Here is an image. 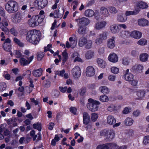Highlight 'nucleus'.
I'll use <instances>...</instances> for the list:
<instances>
[{"mask_svg": "<svg viewBox=\"0 0 149 149\" xmlns=\"http://www.w3.org/2000/svg\"><path fill=\"white\" fill-rule=\"evenodd\" d=\"M40 31L33 29L29 31L27 33L26 39L29 42L34 45H36L40 40Z\"/></svg>", "mask_w": 149, "mask_h": 149, "instance_id": "f257e3e1", "label": "nucleus"}, {"mask_svg": "<svg viewBox=\"0 0 149 149\" xmlns=\"http://www.w3.org/2000/svg\"><path fill=\"white\" fill-rule=\"evenodd\" d=\"M5 8L9 13H14L17 11L18 5L16 1L11 0L6 4Z\"/></svg>", "mask_w": 149, "mask_h": 149, "instance_id": "f03ea898", "label": "nucleus"}, {"mask_svg": "<svg viewBox=\"0 0 149 149\" xmlns=\"http://www.w3.org/2000/svg\"><path fill=\"white\" fill-rule=\"evenodd\" d=\"M88 102L86 104L87 108L92 112H95L98 109L99 105L100 102L98 101L94 100L90 98L88 100Z\"/></svg>", "mask_w": 149, "mask_h": 149, "instance_id": "7ed1b4c3", "label": "nucleus"}, {"mask_svg": "<svg viewBox=\"0 0 149 149\" xmlns=\"http://www.w3.org/2000/svg\"><path fill=\"white\" fill-rule=\"evenodd\" d=\"M34 5L38 9H41L45 8L47 5V0H35L34 2Z\"/></svg>", "mask_w": 149, "mask_h": 149, "instance_id": "20e7f679", "label": "nucleus"}, {"mask_svg": "<svg viewBox=\"0 0 149 149\" xmlns=\"http://www.w3.org/2000/svg\"><path fill=\"white\" fill-rule=\"evenodd\" d=\"M116 119L111 115H109L107 118V123L109 125H113V127H118L120 124V123H115Z\"/></svg>", "mask_w": 149, "mask_h": 149, "instance_id": "39448f33", "label": "nucleus"}, {"mask_svg": "<svg viewBox=\"0 0 149 149\" xmlns=\"http://www.w3.org/2000/svg\"><path fill=\"white\" fill-rule=\"evenodd\" d=\"M71 72L73 77L75 79H78L80 77L81 71L80 68L76 66L72 69Z\"/></svg>", "mask_w": 149, "mask_h": 149, "instance_id": "423d86ee", "label": "nucleus"}, {"mask_svg": "<svg viewBox=\"0 0 149 149\" xmlns=\"http://www.w3.org/2000/svg\"><path fill=\"white\" fill-rule=\"evenodd\" d=\"M75 20L79 22V26H85L90 23L89 19L85 17H83L79 19H76Z\"/></svg>", "mask_w": 149, "mask_h": 149, "instance_id": "0eeeda50", "label": "nucleus"}, {"mask_svg": "<svg viewBox=\"0 0 149 149\" xmlns=\"http://www.w3.org/2000/svg\"><path fill=\"white\" fill-rule=\"evenodd\" d=\"M24 17V15L22 13L17 12L15 14L13 21L15 23H19L22 19Z\"/></svg>", "mask_w": 149, "mask_h": 149, "instance_id": "6e6552de", "label": "nucleus"}, {"mask_svg": "<svg viewBox=\"0 0 149 149\" xmlns=\"http://www.w3.org/2000/svg\"><path fill=\"white\" fill-rule=\"evenodd\" d=\"M86 74L88 77L93 76L95 73V70L93 67L90 66H88L86 69Z\"/></svg>", "mask_w": 149, "mask_h": 149, "instance_id": "1a4fd4ad", "label": "nucleus"}, {"mask_svg": "<svg viewBox=\"0 0 149 149\" xmlns=\"http://www.w3.org/2000/svg\"><path fill=\"white\" fill-rule=\"evenodd\" d=\"M129 69H127L126 71H125L124 78L126 81L130 82L133 80L134 76L132 74L129 72Z\"/></svg>", "mask_w": 149, "mask_h": 149, "instance_id": "9d476101", "label": "nucleus"}, {"mask_svg": "<svg viewBox=\"0 0 149 149\" xmlns=\"http://www.w3.org/2000/svg\"><path fill=\"white\" fill-rule=\"evenodd\" d=\"M107 134L105 137V140L107 141H111L114 137L115 134L113 130L107 131Z\"/></svg>", "mask_w": 149, "mask_h": 149, "instance_id": "9b49d317", "label": "nucleus"}, {"mask_svg": "<svg viewBox=\"0 0 149 149\" xmlns=\"http://www.w3.org/2000/svg\"><path fill=\"white\" fill-rule=\"evenodd\" d=\"M115 38V37H112L111 38L108 39L107 45L109 48L112 49L114 47L115 45V42L114 40Z\"/></svg>", "mask_w": 149, "mask_h": 149, "instance_id": "f8f14e48", "label": "nucleus"}, {"mask_svg": "<svg viewBox=\"0 0 149 149\" xmlns=\"http://www.w3.org/2000/svg\"><path fill=\"white\" fill-rule=\"evenodd\" d=\"M108 59L110 61L115 63L118 62V57L117 54L113 53L109 55Z\"/></svg>", "mask_w": 149, "mask_h": 149, "instance_id": "ddd939ff", "label": "nucleus"}, {"mask_svg": "<svg viewBox=\"0 0 149 149\" xmlns=\"http://www.w3.org/2000/svg\"><path fill=\"white\" fill-rule=\"evenodd\" d=\"M107 24L105 21H102L97 22L95 26V28L97 30L101 29L104 28Z\"/></svg>", "mask_w": 149, "mask_h": 149, "instance_id": "4468645a", "label": "nucleus"}, {"mask_svg": "<svg viewBox=\"0 0 149 149\" xmlns=\"http://www.w3.org/2000/svg\"><path fill=\"white\" fill-rule=\"evenodd\" d=\"M100 13L102 16L104 17H107L109 15V13L108 9L105 7H102L100 9Z\"/></svg>", "mask_w": 149, "mask_h": 149, "instance_id": "2eb2a0df", "label": "nucleus"}, {"mask_svg": "<svg viewBox=\"0 0 149 149\" xmlns=\"http://www.w3.org/2000/svg\"><path fill=\"white\" fill-rule=\"evenodd\" d=\"M143 66L140 64H136L134 65L131 69L135 72L139 73L141 72Z\"/></svg>", "mask_w": 149, "mask_h": 149, "instance_id": "dca6fc26", "label": "nucleus"}, {"mask_svg": "<svg viewBox=\"0 0 149 149\" xmlns=\"http://www.w3.org/2000/svg\"><path fill=\"white\" fill-rule=\"evenodd\" d=\"M28 23L30 26L33 27L38 25V23L37 22L36 19L34 16L28 20Z\"/></svg>", "mask_w": 149, "mask_h": 149, "instance_id": "f3484780", "label": "nucleus"}, {"mask_svg": "<svg viewBox=\"0 0 149 149\" xmlns=\"http://www.w3.org/2000/svg\"><path fill=\"white\" fill-rule=\"evenodd\" d=\"M130 36L135 39H139L142 36V33L138 31H135L131 33Z\"/></svg>", "mask_w": 149, "mask_h": 149, "instance_id": "a211bd4d", "label": "nucleus"}, {"mask_svg": "<svg viewBox=\"0 0 149 149\" xmlns=\"http://www.w3.org/2000/svg\"><path fill=\"white\" fill-rule=\"evenodd\" d=\"M83 123L85 125H87L90 121V116L86 112H84L83 113Z\"/></svg>", "mask_w": 149, "mask_h": 149, "instance_id": "6ab92c4d", "label": "nucleus"}, {"mask_svg": "<svg viewBox=\"0 0 149 149\" xmlns=\"http://www.w3.org/2000/svg\"><path fill=\"white\" fill-rule=\"evenodd\" d=\"M140 10L138 8H135L133 11H127L125 13V16H129L132 15H136L139 13Z\"/></svg>", "mask_w": 149, "mask_h": 149, "instance_id": "aec40b11", "label": "nucleus"}, {"mask_svg": "<svg viewBox=\"0 0 149 149\" xmlns=\"http://www.w3.org/2000/svg\"><path fill=\"white\" fill-rule=\"evenodd\" d=\"M147 7L148 5L146 3L142 1H140L136 3V7L135 8H138L140 10V8H146Z\"/></svg>", "mask_w": 149, "mask_h": 149, "instance_id": "412c9836", "label": "nucleus"}, {"mask_svg": "<svg viewBox=\"0 0 149 149\" xmlns=\"http://www.w3.org/2000/svg\"><path fill=\"white\" fill-rule=\"evenodd\" d=\"M42 68H40L37 70H34L32 72V74L35 77H38L42 75Z\"/></svg>", "mask_w": 149, "mask_h": 149, "instance_id": "4be33fe9", "label": "nucleus"}, {"mask_svg": "<svg viewBox=\"0 0 149 149\" xmlns=\"http://www.w3.org/2000/svg\"><path fill=\"white\" fill-rule=\"evenodd\" d=\"M94 56V52L91 50L87 51L85 54V57L87 59H90Z\"/></svg>", "mask_w": 149, "mask_h": 149, "instance_id": "5701e85b", "label": "nucleus"}, {"mask_svg": "<svg viewBox=\"0 0 149 149\" xmlns=\"http://www.w3.org/2000/svg\"><path fill=\"white\" fill-rule=\"evenodd\" d=\"M97 62L98 65L101 68H104L106 66V62L102 59L98 58L97 59Z\"/></svg>", "mask_w": 149, "mask_h": 149, "instance_id": "b1692460", "label": "nucleus"}, {"mask_svg": "<svg viewBox=\"0 0 149 149\" xmlns=\"http://www.w3.org/2000/svg\"><path fill=\"white\" fill-rule=\"evenodd\" d=\"M148 56V55L147 54L142 53L140 54L139 58L141 61L144 62L147 61Z\"/></svg>", "mask_w": 149, "mask_h": 149, "instance_id": "393cba45", "label": "nucleus"}, {"mask_svg": "<svg viewBox=\"0 0 149 149\" xmlns=\"http://www.w3.org/2000/svg\"><path fill=\"white\" fill-rule=\"evenodd\" d=\"M145 92L143 90L139 91L136 92V95L138 97L136 99L138 100H141L144 96Z\"/></svg>", "mask_w": 149, "mask_h": 149, "instance_id": "a878e982", "label": "nucleus"}, {"mask_svg": "<svg viewBox=\"0 0 149 149\" xmlns=\"http://www.w3.org/2000/svg\"><path fill=\"white\" fill-rule=\"evenodd\" d=\"M99 90L104 94H106L109 93V89L106 86H101L99 88Z\"/></svg>", "mask_w": 149, "mask_h": 149, "instance_id": "bb28decb", "label": "nucleus"}, {"mask_svg": "<svg viewBox=\"0 0 149 149\" xmlns=\"http://www.w3.org/2000/svg\"><path fill=\"white\" fill-rule=\"evenodd\" d=\"M85 15L88 17H91L94 14V11L91 9H88L86 10L84 12Z\"/></svg>", "mask_w": 149, "mask_h": 149, "instance_id": "cd10ccee", "label": "nucleus"}, {"mask_svg": "<svg viewBox=\"0 0 149 149\" xmlns=\"http://www.w3.org/2000/svg\"><path fill=\"white\" fill-rule=\"evenodd\" d=\"M78 32L80 34L85 35L87 33L86 28L85 26H79L78 29Z\"/></svg>", "mask_w": 149, "mask_h": 149, "instance_id": "c85d7f7f", "label": "nucleus"}, {"mask_svg": "<svg viewBox=\"0 0 149 149\" xmlns=\"http://www.w3.org/2000/svg\"><path fill=\"white\" fill-rule=\"evenodd\" d=\"M148 21L146 19H139L138 21V24L142 26H146L148 25Z\"/></svg>", "mask_w": 149, "mask_h": 149, "instance_id": "c756f323", "label": "nucleus"}, {"mask_svg": "<svg viewBox=\"0 0 149 149\" xmlns=\"http://www.w3.org/2000/svg\"><path fill=\"white\" fill-rule=\"evenodd\" d=\"M19 63L21 65L24 66L29 64V62H28L27 59H26L24 57H21L19 59Z\"/></svg>", "mask_w": 149, "mask_h": 149, "instance_id": "7c9ffc66", "label": "nucleus"}, {"mask_svg": "<svg viewBox=\"0 0 149 149\" xmlns=\"http://www.w3.org/2000/svg\"><path fill=\"white\" fill-rule=\"evenodd\" d=\"M111 32L113 33H116L119 31V29L117 26L113 25L110 27Z\"/></svg>", "mask_w": 149, "mask_h": 149, "instance_id": "2f4dec72", "label": "nucleus"}, {"mask_svg": "<svg viewBox=\"0 0 149 149\" xmlns=\"http://www.w3.org/2000/svg\"><path fill=\"white\" fill-rule=\"evenodd\" d=\"M87 39L84 37H82L80 38L79 41V46L81 47L85 45Z\"/></svg>", "mask_w": 149, "mask_h": 149, "instance_id": "473e14b6", "label": "nucleus"}, {"mask_svg": "<svg viewBox=\"0 0 149 149\" xmlns=\"http://www.w3.org/2000/svg\"><path fill=\"white\" fill-rule=\"evenodd\" d=\"M62 56L63 57L62 59V65H64L66 61H67L68 59V54L66 51V50L62 52Z\"/></svg>", "mask_w": 149, "mask_h": 149, "instance_id": "72a5a7b5", "label": "nucleus"}, {"mask_svg": "<svg viewBox=\"0 0 149 149\" xmlns=\"http://www.w3.org/2000/svg\"><path fill=\"white\" fill-rule=\"evenodd\" d=\"M107 149H116L117 145L113 143H107L106 144Z\"/></svg>", "mask_w": 149, "mask_h": 149, "instance_id": "f704fd0d", "label": "nucleus"}, {"mask_svg": "<svg viewBox=\"0 0 149 149\" xmlns=\"http://www.w3.org/2000/svg\"><path fill=\"white\" fill-rule=\"evenodd\" d=\"M63 14V12H62L61 13H59V10L58 11L55 10L54 13V16L55 18H61L62 17Z\"/></svg>", "mask_w": 149, "mask_h": 149, "instance_id": "c9c22d12", "label": "nucleus"}, {"mask_svg": "<svg viewBox=\"0 0 149 149\" xmlns=\"http://www.w3.org/2000/svg\"><path fill=\"white\" fill-rule=\"evenodd\" d=\"M127 17L125 15H120L118 16L117 20L120 22H124L126 21Z\"/></svg>", "mask_w": 149, "mask_h": 149, "instance_id": "e433bc0d", "label": "nucleus"}, {"mask_svg": "<svg viewBox=\"0 0 149 149\" xmlns=\"http://www.w3.org/2000/svg\"><path fill=\"white\" fill-rule=\"evenodd\" d=\"M125 123L127 126H131L132 125L134 120L131 118H127L125 120Z\"/></svg>", "mask_w": 149, "mask_h": 149, "instance_id": "4c0bfd02", "label": "nucleus"}, {"mask_svg": "<svg viewBox=\"0 0 149 149\" xmlns=\"http://www.w3.org/2000/svg\"><path fill=\"white\" fill-rule=\"evenodd\" d=\"M34 17L36 19L37 22L38 23V25L43 21L44 16H40L39 15H38Z\"/></svg>", "mask_w": 149, "mask_h": 149, "instance_id": "58836bf2", "label": "nucleus"}, {"mask_svg": "<svg viewBox=\"0 0 149 149\" xmlns=\"http://www.w3.org/2000/svg\"><path fill=\"white\" fill-rule=\"evenodd\" d=\"M108 33L106 31L103 32L99 35V37H100L103 40H105L107 38Z\"/></svg>", "mask_w": 149, "mask_h": 149, "instance_id": "ea45409f", "label": "nucleus"}, {"mask_svg": "<svg viewBox=\"0 0 149 149\" xmlns=\"http://www.w3.org/2000/svg\"><path fill=\"white\" fill-rule=\"evenodd\" d=\"M92 42L91 40H87L85 45V47L88 49H90L92 47Z\"/></svg>", "mask_w": 149, "mask_h": 149, "instance_id": "a19ab883", "label": "nucleus"}, {"mask_svg": "<svg viewBox=\"0 0 149 149\" xmlns=\"http://www.w3.org/2000/svg\"><path fill=\"white\" fill-rule=\"evenodd\" d=\"M0 28L6 34H8V33L9 31L8 29L4 26L3 24L1 22H0Z\"/></svg>", "mask_w": 149, "mask_h": 149, "instance_id": "79ce46f5", "label": "nucleus"}, {"mask_svg": "<svg viewBox=\"0 0 149 149\" xmlns=\"http://www.w3.org/2000/svg\"><path fill=\"white\" fill-rule=\"evenodd\" d=\"M3 49L6 51H9L11 49V45L9 43L8 44H6L5 43H4L3 45Z\"/></svg>", "mask_w": 149, "mask_h": 149, "instance_id": "37998d69", "label": "nucleus"}, {"mask_svg": "<svg viewBox=\"0 0 149 149\" xmlns=\"http://www.w3.org/2000/svg\"><path fill=\"white\" fill-rule=\"evenodd\" d=\"M108 9L110 13L111 14H114L117 13L118 10L113 6H110L108 7Z\"/></svg>", "mask_w": 149, "mask_h": 149, "instance_id": "c03bdc74", "label": "nucleus"}, {"mask_svg": "<svg viewBox=\"0 0 149 149\" xmlns=\"http://www.w3.org/2000/svg\"><path fill=\"white\" fill-rule=\"evenodd\" d=\"M99 100L102 102H108L109 101V99L107 96L102 95L100 96Z\"/></svg>", "mask_w": 149, "mask_h": 149, "instance_id": "a18cd8bd", "label": "nucleus"}, {"mask_svg": "<svg viewBox=\"0 0 149 149\" xmlns=\"http://www.w3.org/2000/svg\"><path fill=\"white\" fill-rule=\"evenodd\" d=\"M86 92V88L83 87L81 88L79 91V93L81 96H84L85 95Z\"/></svg>", "mask_w": 149, "mask_h": 149, "instance_id": "49530a36", "label": "nucleus"}, {"mask_svg": "<svg viewBox=\"0 0 149 149\" xmlns=\"http://www.w3.org/2000/svg\"><path fill=\"white\" fill-rule=\"evenodd\" d=\"M98 117L97 114L95 113H92L91 115V118L93 121L95 122L96 121Z\"/></svg>", "mask_w": 149, "mask_h": 149, "instance_id": "de8ad7c7", "label": "nucleus"}, {"mask_svg": "<svg viewBox=\"0 0 149 149\" xmlns=\"http://www.w3.org/2000/svg\"><path fill=\"white\" fill-rule=\"evenodd\" d=\"M147 41L145 39H141L138 42V44L140 45H146Z\"/></svg>", "mask_w": 149, "mask_h": 149, "instance_id": "09e8293b", "label": "nucleus"}, {"mask_svg": "<svg viewBox=\"0 0 149 149\" xmlns=\"http://www.w3.org/2000/svg\"><path fill=\"white\" fill-rule=\"evenodd\" d=\"M34 128L37 129L39 131H40L41 130V124L39 123H37L36 124H34L33 125Z\"/></svg>", "mask_w": 149, "mask_h": 149, "instance_id": "8fccbe9b", "label": "nucleus"}, {"mask_svg": "<svg viewBox=\"0 0 149 149\" xmlns=\"http://www.w3.org/2000/svg\"><path fill=\"white\" fill-rule=\"evenodd\" d=\"M17 120V119L16 118H12L8 119L7 121V123L8 125H10L13 123H15Z\"/></svg>", "mask_w": 149, "mask_h": 149, "instance_id": "3c124183", "label": "nucleus"}, {"mask_svg": "<svg viewBox=\"0 0 149 149\" xmlns=\"http://www.w3.org/2000/svg\"><path fill=\"white\" fill-rule=\"evenodd\" d=\"M122 62L123 65H127L130 62L129 59L127 58L124 57L122 59Z\"/></svg>", "mask_w": 149, "mask_h": 149, "instance_id": "603ef678", "label": "nucleus"}, {"mask_svg": "<svg viewBox=\"0 0 149 149\" xmlns=\"http://www.w3.org/2000/svg\"><path fill=\"white\" fill-rule=\"evenodd\" d=\"M111 70V72L114 74L118 73L119 71V68L115 67H112Z\"/></svg>", "mask_w": 149, "mask_h": 149, "instance_id": "864d4df0", "label": "nucleus"}, {"mask_svg": "<svg viewBox=\"0 0 149 149\" xmlns=\"http://www.w3.org/2000/svg\"><path fill=\"white\" fill-rule=\"evenodd\" d=\"M6 85L5 83H2L0 84V90L1 91H3L6 89Z\"/></svg>", "mask_w": 149, "mask_h": 149, "instance_id": "5fc2aeb1", "label": "nucleus"}, {"mask_svg": "<svg viewBox=\"0 0 149 149\" xmlns=\"http://www.w3.org/2000/svg\"><path fill=\"white\" fill-rule=\"evenodd\" d=\"M103 40L99 37L96 39L95 40V43L98 45H100L103 42Z\"/></svg>", "mask_w": 149, "mask_h": 149, "instance_id": "6e6d98bb", "label": "nucleus"}, {"mask_svg": "<svg viewBox=\"0 0 149 149\" xmlns=\"http://www.w3.org/2000/svg\"><path fill=\"white\" fill-rule=\"evenodd\" d=\"M131 111V109L130 107H125L123 111V113L124 114H127L130 113Z\"/></svg>", "mask_w": 149, "mask_h": 149, "instance_id": "4d7b16f0", "label": "nucleus"}, {"mask_svg": "<svg viewBox=\"0 0 149 149\" xmlns=\"http://www.w3.org/2000/svg\"><path fill=\"white\" fill-rule=\"evenodd\" d=\"M44 55L43 52H40L38 54L37 59L38 61H40L43 57Z\"/></svg>", "mask_w": 149, "mask_h": 149, "instance_id": "13d9d810", "label": "nucleus"}, {"mask_svg": "<svg viewBox=\"0 0 149 149\" xmlns=\"http://www.w3.org/2000/svg\"><path fill=\"white\" fill-rule=\"evenodd\" d=\"M143 143L145 145H146L149 143V136L144 137Z\"/></svg>", "mask_w": 149, "mask_h": 149, "instance_id": "bf43d9fd", "label": "nucleus"}, {"mask_svg": "<svg viewBox=\"0 0 149 149\" xmlns=\"http://www.w3.org/2000/svg\"><path fill=\"white\" fill-rule=\"evenodd\" d=\"M96 149H107L106 144L98 145L96 148Z\"/></svg>", "mask_w": 149, "mask_h": 149, "instance_id": "052dcab7", "label": "nucleus"}, {"mask_svg": "<svg viewBox=\"0 0 149 149\" xmlns=\"http://www.w3.org/2000/svg\"><path fill=\"white\" fill-rule=\"evenodd\" d=\"M52 95L54 97L57 98L60 95V92L58 90H55L53 92Z\"/></svg>", "mask_w": 149, "mask_h": 149, "instance_id": "680f3d73", "label": "nucleus"}, {"mask_svg": "<svg viewBox=\"0 0 149 149\" xmlns=\"http://www.w3.org/2000/svg\"><path fill=\"white\" fill-rule=\"evenodd\" d=\"M65 71L64 70H63L61 71H56L55 72V74H58L61 76H63L64 74L65 73Z\"/></svg>", "mask_w": 149, "mask_h": 149, "instance_id": "e2e57ef3", "label": "nucleus"}, {"mask_svg": "<svg viewBox=\"0 0 149 149\" xmlns=\"http://www.w3.org/2000/svg\"><path fill=\"white\" fill-rule=\"evenodd\" d=\"M44 86L45 88H49L50 86L51 82L49 81H44Z\"/></svg>", "mask_w": 149, "mask_h": 149, "instance_id": "0e129e2a", "label": "nucleus"}, {"mask_svg": "<svg viewBox=\"0 0 149 149\" xmlns=\"http://www.w3.org/2000/svg\"><path fill=\"white\" fill-rule=\"evenodd\" d=\"M11 33L14 36H17V32L14 28H12L10 31Z\"/></svg>", "mask_w": 149, "mask_h": 149, "instance_id": "69168bd1", "label": "nucleus"}, {"mask_svg": "<svg viewBox=\"0 0 149 149\" xmlns=\"http://www.w3.org/2000/svg\"><path fill=\"white\" fill-rule=\"evenodd\" d=\"M116 77L115 75H110L108 77V79L110 81H114L115 80Z\"/></svg>", "mask_w": 149, "mask_h": 149, "instance_id": "338daca9", "label": "nucleus"}, {"mask_svg": "<svg viewBox=\"0 0 149 149\" xmlns=\"http://www.w3.org/2000/svg\"><path fill=\"white\" fill-rule=\"evenodd\" d=\"M77 42V41H76L75 40L74 41H72L70 42V45H71V47L72 48H74L76 45Z\"/></svg>", "mask_w": 149, "mask_h": 149, "instance_id": "774afa93", "label": "nucleus"}]
</instances>
